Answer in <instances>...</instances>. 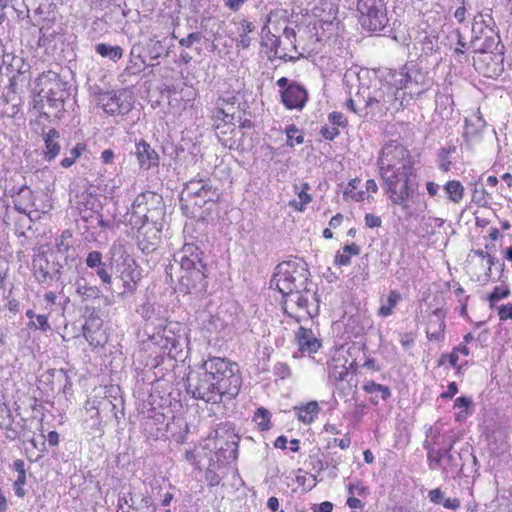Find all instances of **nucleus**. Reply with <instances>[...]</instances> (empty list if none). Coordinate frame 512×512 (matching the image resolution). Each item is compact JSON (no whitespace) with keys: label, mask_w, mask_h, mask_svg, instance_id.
<instances>
[{"label":"nucleus","mask_w":512,"mask_h":512,"mask_svg":"<svg viewBox=\"0 0 512 512\" xmlns=\"http://www.w3.org/2000/svg\"><path fill=\"white\" fill-rule=\"evenodd\" d=\"M166 271L171 278L174 273L178 274L180 290L185 293H198L206 288L205 264L199 248L193 243L184 244L182 249L174 254Z\"/></svg>","instance_id":"f257e3e1"},{"label":"nucleus","mask_w":512,"mask_h":512,"mask_svg":"<svg viewBox=\"0 0 512 512\" xmlns=\"http://www.w3.org/2000/svg\"><path fill=\"white\" fill-rule=\"evenodd\" d=\"M220 191L210 178L197 176L190 179L181 193V208L197 217L199 209L209 210L220 199Z\"/></svg>","instance_id":"f03ea898"},{"label":"nucleus","mask_w":512,"mask_h":512,"mask_svg":"<svg viewBox=\"0 0 512 512\" xmlns=\"http://www.w3.org/2000/svg\"><path fill=\"white\" fill-rule=\"evenodd\" d=\"M199 369L207 371L228 399L238 395L242 380L237 363L226 358L209 357L201 363Z\"/></svg>","instance_id":"7ed1b4c3"},{"label":"nucleus","mask_w":512,"mask_h":512,"mask_svg":"<svg viewBox=\"0 0 512 512\" xmlns=\"http://www.w3.org/2000/svg\"><path fill=\"white\" fill-rule=\"evenodd\" d=\"M309 277L307 264L302 259L284 261L275 268L271 286L282 294H290L296 289H305Z\"/></svg>","instance_id":"20e7f679"},{"label":"nucleus","mask_w":512,"mask_h":512,"mask_svg":"<svg viewBox=\"0 0 512 512\" xmlns=\"http://www.w3.org/2000/svg\"><path fill=\"white\" fill-rule=\"evenodd\" d=\"M378 166L382 180L395 178L403 172L413 171L409 151L401 144L390 142L383 146Z\"/></svg>","instance_id":"39448f33"},{"label":"nucleus","mask_w":512,"mask_h":512,"mask_svg":"<svg viewBox=\"0 0 512 512\" xmlns=\"http://www.w3.org/2000/svg\"><path fill=\"white\" fill-rule=\"evenodd\" d=\"M399 88H395L389 83H381L378 88L370 90L368 87L359 90L358 98H362L365 103L364 116L371 114L372 116L385 115L397 100Z\"/></svg>","instance_id":"423d86ee"},{"label":"nucleus","mask_w":512,"mask_h":512,"mask_svg":"<svg viewBox=\"0 0 512 512\" xmlns=\"http://www.w3.org/2000/svg\"><path fill=\"white\" fill-rule=\"evenodd\" d=\"M187 392L195 399L203 400L207 403L216 404L222 401L226 394L213 379L207 374L206 370H200L197 373H190L187 378Z\"/></svg>","instance_id":"0eeeda50"},{"label":"nucleus","mask_w":512,"mask_h":512,"mask_svg":"<svg viewBox=\"0 0 512 512\" xmlns=\"http://www.w3.org/2000/svg\"><path fill=\"white\" fill-rule=\"evenodd\" d=\"M359 23L365 30L376 32L388 23L387 7L384 0H358Z\"/></svg>","instance_id":"6e6552de"},{"label":"nucleus","mask_w":512,"mask_h":512,"mask_svg":"<svg viewBox=\"0 0 512 512\" xmlns=\"http://www.w3.org/2000/svg\"><path fill=\"white\" fill-rule=\"evenodd\" d=\"M96 99L97 104L110 115L126 114L133 106L132 94L125 89L99 92Z\"/></svg>","instance_id":"1a4fd4ad"},{"label":"nucleus","mask_w":512,"mask_h":512,"mask_svg":"<svg viewBox=\"0 0 512 512\" xmlns=\"http://www.w3.org/2000/svg\"><path fill=\"white\" fill-rule=\"evenodd\" d=\"M412 175L413 171L403 172V174L395 178L383 180L388 198L394 205L400 206L403 210L409 208L407 201L413 192L410 180Z\"/></svg>","instance_id":"9d476101"},{"label":"nucleus","mask_w":512,"mask_h":512,"mask_svg":"<svg viewBox=\"0 0 512 512\" xmlns=\"http://www.w3.org/2000/svg\"><path fill=\"white\" fill-rule=\"evenodd\" d=\"M41 89L37 92L34 99L35 106L44 103L54 110L60 111L63 108L66 92L62 89V84L58 80H50L46 77L39 78Z\"/></svg>","instance_id":"9b49d317"},{"label":"nucleus","mask_w":512,"mask_h":512,"mask_svg":"<svg viewBox=\"0 0 512 512\" xmlns=\"http://www.w3.org/2000/svg\"><path fill=\"white\" fill-rule=\"evenodd\" d=\"M184 327L178 322H169L162 329L154 333L150 339L160 348L170 354L173 350L181 348L184 340Z\"/></svg>","instance_id":"f8f14e48"},{"label":"nucleus","mask_w":512,"mask_h":512,"mask_svg":"<svg viewBox=\"0 0 512 512\" xmlns=\"http://www.w3.org/2000/svg\"><path fill=\"white\" fill-rule=\"evenodd\" d=\"M161 204L160 197L150 191L139 194L132 203L131 211L144 219V221L156 222L157 217L162 214V207L149 208L148 205Z\"/></svg>","instance_id":"ddd939ff"},{"label":"nucleus","mask_w":512,"mask_h":512,"mask_svg":"<svg viewBox=\"0 0 512 512\" xmlns=\"http://www.w3.org/2000/svg\"><path fill=\"white\" fill-rule=\"evenodd\" d=\"M32 266L34 276L41 284H47L53 280H59L60 278V269L62 266L59 263H50L45 253L36 254L33 258Z\"/></svg>","instance_id":"4468645a"},{"label":"nucleus","mask_w":512,"mask_h":512,"mask_svg":"<svg viewBox=\"0 0 512 512\" xmlns=\"http://www.w3.org/2000/svg\"><path fill=\"white\" fill-rule=\"evenodd\" d=\"M309 296H313L310 290L305 285V289H296L290 294L283 296V307L286 313L289 315L295 314L300 317V313L304 312L310 315L308 310Z\"/></svg>","instance_id":"2eb2a0df"},{"label":"nucleus","mask_w":512,"mask_h":512,"mask_svg":"<svg viewBox=\"0 0 512 512\" xmlns=\"http://www.w3.org/2000/svg\"><path fill=\"white\" fill-rule=\"evenodd\" d=\"M281 98L287 109L301 110L308 99V93L303 86L290 83L286 89L281 92Z\"/></svg>","instance_id":"dca6fc26"},{"label":"nucleus","mask_w":512,"mask_h":512,"mask_svg":"<svg viewBox=\"0 0 512 512\" xmlns=\"http://www.w3.org/2000/svg\"><path fill=\"white\" fill-rule=\"evenodd\" d=\"M114 266V262L111 263ZM115 270L120 273L121 279H129L132 282H139L141 271L135 260L127 253H122L120 258L115 260Z\"/></svg>","instance_id":"f3484780"},{"label":"nucleus","mask_w":512,"mask_h":512,"mask_svg":"<svg viewBox=\"0 0 512 512\" xmlns=\"http://www.w3.org/2000/svg\"><path fill=\"white\" fill-rule=\"evenodd\" d=\"M135 155L142 169L149 170L159 165L160 157L158 152L145 140L136 143Z\"/></svg>","instance_id":"a211bd4d"},{"label":"nucleus","mask_w":512,"mask_h":512,"mask_svg":"<svg viewBox=\"0 0 512 512\" xmlns=\"http://www.w3.org/2000/svg\"><path fill=\"white\" fill-rule=\"evenodd\" d=\"M85 263L87 267L93 269L103 284L111 285L112 276L109 273L108 265L103 261V255L100 251H91L88 253Z\"/></svg>","instance_id":"6ab92c4d"},{"label":"nucleus","mask_w":512,"mask_h":512,"mask_svg":"<svg viewBox=\"0 0 512 512\" xmlns=\"http://www.w3.org/2000/svg\"><path fill=\"white\" fill-rule=\"evenodd\" d=\"M296 340L302 352L314 353L321 347L320 341L315 337L312 330L304 327H300L296 332Z\"/></svg>","instance_id":"aec40b11"},{"label":"nucleus","mask_w":512,"mask_h":512,"mask_svg":"<svg viewBox=\"0 0 512 512\" xmlns=\"http://www.w3.org/2000/svg\"><path fill=\"white\" fill-rule=\"evenodd\" d=\"M445 322L441 311L436 310L429 317L426 335L429 340H440L443 337Z\"/></svg>","instance_id":"412c9836"},{"label":"nucleus","mask_w":512,"mask_h":512,"mask_svg":"<svg viewBox=\"0 0 512 512\" xmlns=\"http://www.w3.org/2000/svg\"><path fill=\"white\" fill-rule=\"evenodd\" d=\"M262 35V41L261 44L263 46H269L271 51L274 53V56L283 59L285 61L287 60H293L294 58L292 56H289L286 53H281L279 50L280 45V39L276 35L272 34L270 31V28L267 24H265L261 31Z\"/></svg>","instance_id":"4be33fe9"},{"label":"nucleus","mask_w":512,"mask_h":512,"mask_svg":"<svg viewBox=\"0 0 512 512\" xmlns=\"http://www.w3.org/2000/svg\"><path fill=\"white\" fill-rule=\"evenodd\" d=\"M60 135L59 132L55 129H50L44 135L45 142V150H44V158L47 161L54 160L60 153L61 146L58 142Z\"/></svg>","instance_id":"5701e85b"},{"label":"nucleus","mask_w":512,"mask_h":512,"mask_svg":"<svg viewBox=\"0 0 512 512\" xmlns=\"http://www.w3.org/2000/svg\"><path fill=\"white\" fill-rule=\"evenodd\" d=\"M298 419L304 424H311L319 413V405L316 401H311L302 407L294 408Z\"/></svg>","instance_id":"b1692460"},{"label":"nucleus","mask_w":512,"mask_h":512,"mask_svg":"<svg viewBox=\"0 0 512 512\" xmlns=\"http://www.w3.org/2000/svg\"><path fill=\"white\" fill-rule=\"evenodd\" d=\"M241 32L239 37L236 39V47L241 49H247L251 45V37L249 36L255 30L253 22L243 19L239 23Z\"/></svg>","instance_id":"393cba45"},{"label":"nucleus","mask_w":512,"mask_h":512,"mask_svg":"<svg viewBox=\"0 0 512 512\" xmlns=\"http://www.w3.org/2000/svg\"><path fill=\"white\" fill-rule=\"evenodd\" d=\"M13 469L17 473V478L14 482L15 494L22 498L25 496L26 491L23 486L26 483L25 463L23 460L18 459L13 463Z\"/></svg>","instance_id":"a878e982"},{"label":"nucleus","mask_w":512,"mask_h":512,"mask_svg":"<svg viewBox=\"0 0 512 512\" xmlns=\"http://www.w3.org/2000/svg\"><path fill=\"white\" fill-rule=\"evenodd\" d=\"M74 286L76 288V293L81 297L82 301L95 299L100 295L99 288L88 285L84 278L76 279Z\"/></svg>","instance_id":"bb28decb"},{"label":"nucleus","mask_w":512,"mask_h":512,"mask_svg":"<svg viewBox=\"0 0 512 512\" xmlns=\"http://www.w3.org/2000/svg\"><path fill=\"white\" fill-rule=\"evenodd\" d=\"M95 50L100 56L109 58L112 61H117L123 56V49L120 46L99 43L95 46Z\"/></svg>","instance_id":"cd10ccee"},{"label":"nucleus","mask_w":512,"mask_h":512,"mask_svg":"<svg viewBox=\"0 0 512 512\" xmlns=\"http://www.w3.org/2000/svg\"><path fill=\"white\" fill-rule=\"evenodd\" d=\"M448 199L453 203H459L464 197V187L457 180L448 181L444 185Z\"/></svg>","instance_id":"c85d7f7f"},{"label":"nucleus","mask_w":512,"mask_h":512,"mask_svg":"<svg viewBox=\"0 0 512 512\" xmlns=\"http://www.w3.org/2000/svg\"><path fill=\"white\" fill-rule=\"evenodd\" d=\"M401 300V294L396 291H390L388 298L385 302L382 303L380 308L378 309V315L382 317H388L393 314V310Z\"/></svg>","instance_id":"c756f323"},{"label":"nucleus","mask_w":512,"mask_h":512,"mask_svg":"<svg viewBox=\"0 0 512 512\" xmlns=\"http://www.w3.org/2000/svg\"><path fill=\"white\" fill-rule=\"evenodd\" d=\"M359 253H360V247L357 244L352 243L349 245H345L343 247V252L338 253L335 256V264L340 265V266H347L351 262V256L358 255Z\"/></svg>","instance_id":"7c9ffc66"},{"label":"nucleus","mask_w":512,"mask_h":512,"mask_svg":"<svg viewBox=\"0 0 512 512\" xmlns=\"http://www.w3.org/2000/svg\"><path fill=\"white\" fill-rule=\"evenodd\" d=\"M147 232L149 233V231H147ZM150 234L151 235L149 236V239H146L147 234H142L141 232H140V235L138 236V239H139L138 245L143 252L148 253V252L154 251L156 248L158 231L155 229H151Z\"/></svg>","instance_id":"2f4dec72"},{"label":"nucleus","mask_w":512,"mask_h":512,"mask_svg":"<svg viewBox=\"0 0 512 512\" xmlns=\"http://www.w3.org/2000/svg\"><path fill=\"white\" fill-rule=\"evenodd\" d=\"M456 153V146L453 144H450L446 147H443L440 149L438 158H439V169L443 172H447L451 168V161L449 160V157Z\"/></svg>","instance_id":"473e14b6"},{"label":"nucleus","mask_w":512,"mask_h":512,"mask_svg":"<svg viewBox=\"0 0 512 512\" xmlns=\"http://www.w3.org/2000/svg\"><path fill=\"white\" fill-rule=\"evenodd\" d=\"M310 189L309 185L307 183L302 184L301 190L298 192V198L299 201L293 200L290 202V206L293 207L297 211H303L305 205L311 202L312 197L308 193V190Z\"/></svg>","instance_id":"72a5a7b5"},{"label":"nucleus","mask_w":512,"mask_h":512,"mask_svg":"<svg viewBox=\"0 0 512 512\" xmlns=\"http://www.w3.org/2000/svg\"><path fill=\"white\" fill-rule=\"evenodd\" d=\"M215 120H222L225 124H233L235 113L231 108H225L222 103H217V107L213 113Z\"/></svg>","instance_id":"f704fd0d"},{"label":"nucleus","mask_w":512,"mask_h":512,"mask_svg":"<svg viewBox=\"0 0 512 512\" xmlns=\"http://www.w3.org/2000/svg\"><path fill=\"white\" fill-rule=\"evenodd\" d=\"M85 150H86L85 144L78 143L73 149H71L70 156L62 159L61 166L63 168L71 167L75 163L77 158H79Z\"/></svg>","instance_id":"c9c22d12"},{"label":"nucleus","mask_w":512,"mask_h":512,"mask_svg":"<svg viewBox=\"0 0 512 512\" xmlns=\"http://www.w3.org/2000/svg\"><path fill=\"white\" fill-rule=\"evenodd\" d=\"M287 144L291 147L302 144L304 141L303 135L299 132L296 126L290 125L286 128Z\"/></svg>","instance_id":"e433bc0d"},{"label":"nucleus","mask_w":512,"mask_h":512,"mask_svg":"<svg viewBox=\"0 0 512 512\" xmlns=\"http://www.w3.org/2000/svg\"><path fill=\"white\" fill-rule=\"evenodd\" d=\"M254 420L261 430H267L270 427V413L264 408H258L254 414Z\"/></svg>","instance_id":"4c0bfd02"},{"label":"nucleus","mask_w":512,"mask_h":512,"mask_svg":"<svg viewBox=\"0 0 512 512\" xmlns=\"http://www.w3.org/2000/svg\"><path fill=\"white\" fill-rule=\"evenodd\" d=\"M443 460L442 450H435L431 454H427V462L429 469L436 470L441 468Z\"/></svg>","instance_id":"58836bf2"},{"label":"nucleus","mask_w":512,"mask_h":512,"mask_svg":"<svg viewBox=\"0 0 512 512\" xmlns=\"http://www.w3.org/2000/svg\"><path fill=\"white\" fill-rule=\"evenodd\" d=\"M348 492L350 495H358L360 497H365L369 494L368 487L362 485L361 483H349Z\"/></svg>","instance_id":"ea45409f"},{"label":"nucleus","mask_w":512,"mask_h":512,"mask_svg":"<svg viewBox=\"0 0 512 512\" xmlns=\"http://www.w3.org/2000/svg\"><path fill=\"white\" fill-rule=\"evenodd\" d=\"M202 35L200 32L190 33L187 37L179 40V44L182 47L190 48L194 43H199L201 41Z\"/></svg>","instance_id":"a19ab883"},{"label":"nucleus","mask_w":512,"mask_h":512,"mask_svg":"<svg viewBox=\"0 0 512 512\" xmlns=\"http://www.w3.org/2000/svg\"><path fill=\"white\" fill-rule=\"evenodd\" d=\"M508 295H509V290L507 288L495 287L489 297L491 306L493 305L494 302H496L500 299L506 298Z\"/></svg>","instance_id":"79ce46f5"},{"label":"nucleus","mask_w":512,"mask_h":512,"mask_svg":"<svg viewBox=\"0 0 512 512\" xmlns=\"http://www.w3.org/2000/svg\"><path fill=\"white\" fill-rule=\"evenodd\" d=\"M275 374L281 379H286L291 375V369L286 363H277L275 365Z\"/></svg>","instance_id":"37998d69"},{"label":"nucleus","mask_w":512,"mask_h":512,"mask_svg":"<svg viewBox=\"0 0 512 512\" xmlns=\"http://www.w3.org/2000/svg\"><path fill=\"white\" fill-rule=\"evenodd\" d=\"M348 374L347 369L342 366L339 370L337 366H335L330 372H329V378L332 381H340L343 380L344 377Z\"/></svg>","instance_id":"c03bdc74"},{"label":"nucleus","mask_w":512,"mask_h":512,"mask_svg":"<svg viewBox=\"0 0 512 512\" xmlns=\"http://www.w3.org/2000/svg\"><path fill=\"white\" fill-rule=\"evenodd\" d=\"M29 325L35 326L36 328H39L44 332L50 330V328H51L48 323L47 317L44 315H38L36 317V322H31Z\"/></svg>","instance_id":"a18cd8bd"},{"label":"nucleus","mask_w":512,"mask_h":512,"mask_svg":"<svg viewBox=\"0 0 512 512\" xmlns=\"http://www.w3.org/2000/svg\"><path fill=\"white\" fill-rule=\"evenodd\" d=\"M498 315L501 321H506L508 319H512V305L506 304L501 305L498 308Z\"/></svg>","instance_id":"49530a36"},{"label":"nucleus","mask_w":512,"mask_h":512,"mask_svg":"<svg viewBox=\"0 0 512 512\" xmlns=\"http://www.w3.org/2000/svg\"><path fill=\"white\" fill-rule=\"evenodd\" d=\"M428 498L434 504H442L444 501L443 492L439 488L430 490L428 493Z\"/></svg>","instance_id":"de8ad7c7"},{"label":"nucleus","mask_w":512,"mask_h":512,"mask_svg":"<svg viewBox=\"0 0 512 512\" xmlns=\"http://www.w3.org/2000/svg\"><path fill=\"white\" fill-rule=\"evenodd\" d=\"M365 224L369 228H376L381 226L382 220L379 216L368 213L365 215Z\"/></svg>","instance_id":"09e8293b"},{"label":"nucleus","mask_w":512,"mask_h":512,"mask_svg":"<svg viewBox=\"0 0 512 512\" xmlns=\"http://www.w3.org/2000/svg\"><path fill=\"white\" fill-rule=\"evenodd\" d=\"M329 121L336 126H345L347 124L346 118L340 112H332L329 115Z\"/></svg>","instance_id":"8fccbe9b"},{"label":"nucleus","mask_w":512,"mask_h":512,"mask_svg":"<svg viewBox=\"0 0 512 512\" xmlns=\"http://www.w3.org/2000/svg\"><path fill=\"white\" fill-rule=\"evenodd\" d=\"M448 362L451 366L456 367L458 362V355L456 351H452L450 354H443L439 360V364Z\"/></svg>","instance_id":"3c124183"},{"label":"nucleus","mask_w":512,"mask_h":512,"mask_svg":"<svg viewBox=\"0 0 512 512\" xmlns=\"http://www.w3.org/2000/svg\"><path fill=\"white\" fill-rule=\"evenodd\" d=\"M322 136L327 140H333L339 135V130L337 127H323L321 129Z\"/></svg>","instance_id":"603ef678"},{"label":"nucleus","mask_w":512,"mask_h":512,"mask_svg":"<svg viewBox=\"0 0 512 512\" xmlns=\"http://www.w3.org/2000/svg\"><path fill=\"white\" fill-rule=\"evenodd\" d=\"M344 197L350 198L351 200L359 202V201H363L365 199V192H363V191L353 192L352 190H349L348 188H346L344 191Z\"/></svg>","instance_id":"864d4df0"},{"label":"nucleus","mask_w":512,"mask_h":512,"mask_svg":"<svg viewBox=\"0 0 512 512\" xmlns=\"http://www.w3.org/2000/svg\"><path fill=\"white\" fill-rule=\"evenodd\" d=\"M123 280V286L124 290L120 293L121 296L125 295L126 293L133 294L136 290V286L138 282H132L129 279H122Z\"/></svg>","instance_id":"5fc2aeb1"},{"label":"nucleus","mask_w":512,"mask_h":512,"mask_svg":"<svg viewBox=\"0 0 512 512\" xmlns=\"http://www.w3.org/2000/svg\"><path fill=\"white\" fill-rule=\"evenodd\" d=\"M154 308L153 305L150 303L143 304L138 312L141 314V316L145 319H150L153 314Z\"/></svg>","instance_id":"6e6d98bb"},{"label":"nucleus","mask_w":512,"mask_h":512,"mask_svg":"<svg viewBox=\"0 0 512 512\" xmlns=\"http://www.w3.org/2000/svg\"><path fill=\"white\" fill-rule=\"evenodd\" d=\"M247 0H224L225 6L231 11H238Z\"/></svg>","instance_id":"4d7b16f0"},{"label":"nucleus","mask_w":512,"mask_h":512,"mask_svg":"<svg viewBox=\"0 0 512 512\" xmlns=\"http://www.w3.org/2000/svg\"><path fill=\"white\" fill-rule=\"evenodd\" d=\"M380 389H382V385L377 384L374 381H367L363 385V390L367 393L379 392Z\"/></svg>","instance_id":"13d9d810"},{"label":"nucleus","mask_w":512,"mask_h":512,"mask_svg":"<svg viewBox=\"0 0 512 512\" xmlns=\"http://www.w3.org/2000/svg\"><path fill=\"white\" fill-rule=\"evenodd\" d=\"M471 403L472 401L470 398L461 396L455 400L454 407L463 408L464 410H467Z\"/></svg>","instance_id":"bf43d9fd"},{"label":"nucleus","mask_w":512,"mask_h":512,"mask_svg":"<svg viewBox=\"0 0 512 512\" xmlns=\"http://www.w3.org/2000/svg\"><path fill=\"white\" fill-rule=\"evenodd\" d=\"M462 6L457 8L455 13H454V18L459 22V23H462L464 22L465 20V13H466V8L464 6L465 4V0H460Z\"/></svg>","instance_id":"052dcab7"},{"label":"nucleus","mask_w":512,"mask_h":512,"mask_svg":"<svg viewBox=\"0 0 512 512\" xmlns=\"http://www.w3.org/2000/svg\"><path fill=\"white\" fill-rule=\"evenodd\" d=\"M442 505L447 509L455 510L460 507V500L458 498H447Z\"/></svg>","instance_id":"680f3d73"},{"label":"nucleus","mask_w":512,"mask_h":512,"mask_svg":"<svg viewBox=\"0 0 512 512\" xmlns=\"http://www.w3.org/2000/svg\"><path fill=\"white\" fill-rule=\"evenodd\" d=\"M206 480L209 486H217L220 483V477L213 471L206 472Z\"/></svg>","instance_id":"e2e57ef3"},{"label":"nucleus","mask_w":512,"mask_h":512,"mask_svg":"<svg viewBox=\"0 0 512 512\" xmlns=\"http://www.w3.org/2000/svg\"><path fill=\"white\" fill-rule=\"evenodd\" d=\"M458 392V387L455 382H451L448 385L447 391L441 394L442 398H452Z\"/></svg>","instance_id":"0e129e2a"},{"label":"nucleus","mask_w":512,"mask_h":512,"mask_svg":"<svg viewBox=\"0 0 512 512\" xmlns=\"http://www.w3.org/2000/svg\"><path fill=\"white\" fill-rule=\"evenodd\" d=\"M279 500L277 497L275 496H272L268 499L267 501V507L272 511V512H284V510H279Z\"/></svg>","instance_id":"69168bd1"},{"label":"nucleus","mask_w":512,"mask_h":512,"mask_svg":"<svg viewBox=\"0 0 512 512\" xmlns=\"http://www.w3.org/2000/svg\"><path fill=\"white\" fill-rule=\"evenodd\" d=\"M412 84V77L409 73L401 74V79L399 80V88H410Z\"/></svg>","instance_id":"338daca9"},{"label":"nucleus","mask_w":512,"mask_h":512,"mask_svg":"<svg viewBox=\"0 0 512 512\" xmlns=\"http://www.w3.org/2000/svg\"><path fill=\"white\" fill-rule=\"evenodd\" d=\"M333 509V504L329 501H324L316 507L313 508L314 512H331Z\"/></svg>","instance_id":"774afa93"}]
</instances>
